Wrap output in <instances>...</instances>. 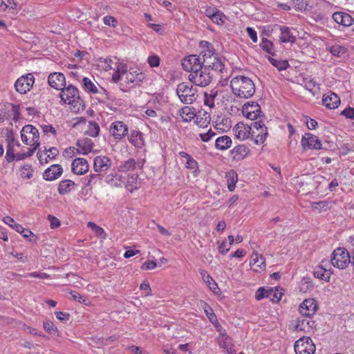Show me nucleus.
Masks as SVG:
<instances>
[{"label": "nucleus", "mask_w": 354, "mask_h": 354, "mask_svg": "<svg viewBox=\"0 0 354 354\" xmlns=\"http://www.w3.org/2000/svg\"><path fill=\"white\" fill-rule=\"evenodd\" d=\"M230 87L234 95L239 98H250L255 93V85L253 81L243 75L233 77L230 81Z\"/></svg>", "instance_id": "1"}, {"label": "nucleus", "mask_w": 354, "mask_h": 354, "mask_svg": "<svg viewBox=\"0 0 354 354\" xmlns=\"http://www.w3.org/2000/svg\"><path fill=\"white\" fill-rule=\"evenodd\" d=\"M200 55L203 67L207 68L208 71L211 68L216 72H223L224 65L221 59L212 50L209 48L204 50Z\"/></svg>", "instance_id": "2"}, {"label": "nucleus", "mask_w": 354, "mask_h": 354, "mask_svg": "<svg viewBox=\"0 0 354 354\" xmlns=\"http://www.w3.org/2000/svg\"><path fill=\"white\" fill-rule=\"evenodd\" d=\"M176 93L180 101L186 104H191L198 97V89L191 83L182 82L177 86Z\"/></svg>", "instance_id": "3"}, {"label": "nucleus", "mask_w": 354, "mask_h": 354, "mask_svg": "<svg viewBox=\"0 0 354 354\" xmlns=\"http://www.w3.org/2000/svg\"><path fill=\"white\" fill-rule=\"evenodd\" d=\"M213 75L207 68L201 67L196 71L189 73V80L196 86L205 87L210 84Z\"/></svg>", "instance_id": "4"}, {"label": "nucleus", "mask_w": 354, "mask_h": 354, "mask_svg": "<svg viewBox=\"0 0 354 354\" xmlns=\"http://www.w3.org/2000/svg\"><path fill=\"white\" fill-rule=\"evenodd\" d=\"M22 142L30 147L39 146V134L37 128L30 124L25 125L21 131Z\"/></svg>", "instance_id": "5"}, {"label": "nucleus", "mask_w": 354, "mask_h": 354, "mask_svg": "<svg viewBox=\"0 0 354 354\" xmlns=\"http://www.w3.org/2000/svg\"><path fill=\"white\" fill-rule=\"evenodd\" d=\"M330 262L334 267L344 269L350 263V254L345 248H338L333 251Z\"/></svg>", "instance_id": "6"}, {"label": "nucleus", "mask_w": 354, "mask_h": 354, "mask_svg": "<svg viewBox=\"0 0 354 354\" xmlns=\"http://www.w3.org/2000/svg\"><path fill=\"white\" fill-rule=\"evenodd\" d=\"M61 90L60 97L65 104H71L74 107L81 104L79 91L76 87L69 85Z\"/></svg>", "instance_id": "7"}, {"label": "nucleus", "mask_w": 354, "mask_h": 354, "mask_svg": "<svg viewBox=\"0 0 354 354\" xmlns=\"http://www.w3.org/2000/svg\"><path fill=\"white\" fill-rule=\"evenodd\" d=\"M296 354H313L315 345L308 337H302L297 340L294 345Z\"/></svg>", "instance_id": "8"}, {"label": "nucleus", "mask_w": 354, "mask_h": 354, "mask_svg": "<svg viewBox=\"0 0 354 354\" xmlns=\"http://www.w3.org/2000/svg\"><path fill=\"white\" fill-rule=\"evenodd\" d=\"M35 82V78L31 73L23 75L17 79L15 84V89L21 94H25L30 90Z\"/></svg>", "instance_id": "9"}, {"label": "nucleus", "mask_w": 354, "mask_h": 354, "mask_svg": "<svg viewBox=\"0 0 354 354\" xmlns=\"http://www.w3.org/2000/svg\"><path fill=\"white\" fill-rule=\"evenodd\" d=\"M181 64L183 68L189 73H192V71H196L203 66L201 55H190L185 57L182 60Z\"/></svg>", "instance_id": "10"}, {"label": "nucleus", "mask_w": 354, "mask_h": 354, "mask_svg": "<svg viewBox=\"0 0 354 354\" xmlns=\"http://www.w3.org/2000/svg\"><path fill=\"white\" fill-rule=\"evenodd\" d=\"M144 75L139 70L131 68L124 75L122 80L126 86L131 88L142 82Z\"/></svg>", "instance_id": "11"}, {"label": "nucleus", "mask_w": 354, "mask_h": 354, "mask_svg": "<svg viewBox=\"0 0 354 354\" xmlns=\"http://www.w3.org/2000/svg\"><path fill=\"white\" fill-rule=\"evenodd\" d=\"M318 308L315 299L309 298L305 299L299 306V313L301 315L310 318L313 316Z\"/></svg>", "instance_id": "12"}, {"label": "nucleus", "mask_w": 354, "mask_h": 354, "mask_svg": "<svg viewBox=\"0 0 354 354\" xmlns=\"http://www.w3.org/2000/svg\"><path fill=\"white\" fill-rule=\"evenodd\" d=\"M252 135L256 137V143L263 144L268 136V130L264 122L262 121L254 122L252 124Z\"/></svg>", "instance_id": "13"}, {"label": "nucleus", "mask_w": 354, "mask_h": 354, "mask_svg": "<svg viewBox=\"0 0 354 354\" xmlns=\"http://www.w3.org/2000/svg\"><path fill=\"white\" fill-rule=\"evenodd\" d=\"M261 112V107L256 102H247L242 107L243 115L251 120H256Z\"/></svg>", "instance_id": "14"}, {"label": "nucleus", "mask_w": 354, "mask_h": 354, "mask_svg": "<svg viewBox=\"0 0 354 354\" xmlns=\"http://www.w3.org/2000/svg\"><path fill=\"white\" fill-rule=\"evenodd\" d=\"M109 131L115 139L121 140L127 136L128 127L121 121H115L111 124Z\"/></svg>", "instance_id": "15"}, {"label": "nucleus", "mask_w": 354, "mask_h": 354, "mask_svg": "<svg viewBox=\"0 0 354 354\" xmlns=\"http://www.w3.org/2000/svg\"><path fill=\"white\" fill-rule=\"evenodd\" d=\"M301 144L304 149H320L322 142L316 136L310 133H306L301 138Z\"/></svg>", "instance_id": "16"}, {"label": "nucleus", "mask_w": 354, "mask_h": 354, "mask_svg": "<svg viewBox=\"0 0 354 354\" xmlns=\"http://www.w3.org/2000/svg\"><path fill=\"white\" fill-rule=\"evenodd\" d=\"M111 165V159L105 156H97L93 160V169L98 173L107 171Z\"/></svg>", "instance_id": "17"}, {"label": "nucleus", "mask_w": 354, "mask_h": 354, "mask_svg": "<svg viewBox=\"0 0 354 354\" xmlns=\"http://www.w3.org/2000/svg\"><path fill=\"white\" fill-rule=\"evenodd\" d=\"M89 169V165L87 160L82 158L74 159L71 164V171L76 175H84Z\"/></svg>", "instance_id": "18"}, {"label": "nucleus", "mask_w": 354, "mask_h": 354, "mask_svg": "<svg viewBox=\"0 0 354 354\" xmlns=\"http://www.w3.org/2000/svg\"><path fill=\"white\" fill-rule=\"evenodd\" d=\"M252 127L243 122L237 123L233 131L236 138L241 140H245L251 135Z\"/></svg>", "instance_id": "19"}, {"label": "nucleus", "mask_w": 354, "mask_h": 354, "mask_svg": "<svg viewBox=\"0 0 354 354\" xmlns=\"http://www.w3.org/2000/svg\"><path fill=\"white\" fill-rule=\"evenodd\" d=\"M49 85L57 90H61L65 86V77L62 73H53L48 78Z\"/></svg>", "instance_id": "20"}, {"label": "nucleus", "mask_w": 354, "mask_h": 354, "mask_svg": "<svg viewBox=\"0 0 354 354\" xmlns=\"http://www.w3.org/2000/svg\"><path fill=\"white\" fill-rule=\"evenodd\" d=\"M315 327V323L310 318L306 317L298 319L297 324L295 326V330L304 331L306 333H311Z\"/></svg>", "instance_id": "21"}, {"label": "nucleus", "mask_w": 354, "mask_h": 354, "mask_svg": "<svg viewBox=\"0 0 354 354\" xmlns=\"http://www.w3.org/2000/svg\"><path fill=\"white\" fill-rule=\"evenodd\" d=\"M144 160H138L136 161L133 158L122 162L118 167V171L121 172H127L133 171L136 168L142 169L144 165Z\"/></svg>", "instance_id": "22"}, {"label": "nucleus", "mask_w": 354, "mask_h": 354, "mask_svg": "<svg viewBox=\"0 0 354 354\" xmlns=\"http://www.w3.org/2000/svg\"><path fill=\"white\" fill-rule=\"evenodd\" d=\"M62 172L63 169L61 165H53L44 171L43 177L46 180L52 181L58 178Z\"/></svg>", "instance_id": "23"}, {"label": "nucleus", "mask_w": 354, "mask_h": 354, "mask_svg": "<svg viewBox=\"0 0 354 354\" xmlns=\"http://www.w3.org/2000/svg\"><path fill=\"white\" fill-rule=\"evenodd\" d=\"M221 93H218V90L212 89L209 92H205L204 94V104L205 105L212 109L215 106L216 104H219L220 99L219 96Z\"/></svg>", "instance_id": "24"}, {"label": "nucleus", "mask_w": 354, "mask_h": 354, "mask_svg": "<svg viewBox=\"0 0 354 354\" xmlns=\"http://www.w3.org/2000/svg\"><path fill=\"white\" fill-rule=\"evenodd\" d=\"M77 150L79 154L87 155L93 148V142L87 138L80 139L77 142Z\"/></svg>", "instance_id": "25"}, {"label": "nucleus", "mask_w": 354, "mask_h": 354, "mask_svg": "<svg viewBox=\"0 0 354 354\" xmlns=\"http://www.w3.org/2000/svg\"><path fill=\"white\" fill-rule=\"evenodd\" d=\"M322 104L326 108L334 109L339 105L340 99L335 93H329L323 96Z\"/></svg>", "instance_id": "26"}, {"label": "nucleus", "mask_w": 354, "mask_h": 354, "mask_svg": "<svg viewBox=\"0 0 354 354\" xmlns=\"http://www.w3.org/2000/svg\"><path fill=\"white\" fill-rule=\"evenodd\" d=\"M333 20L344 26L348 27L351 26L354 23V19L352 17L342 12H336L333 15Z\"/></svg>", "instance_id": "27"}, {"label": "nucleus", "mask_w": 354, "mask_h": 354, "mask_svg": "<svg viewBox=\"0 0 354 354\" xmlns=\"http://www.w3.org/2000/svg\"><path fill=\"white\" fill-rule=\"evenodd\" d=\"M280 30L279 39L283 43H294L296 40V37L292 32V28L286 26H279Z\"/></svg>", "instance_id": "28"}, {"label": "nucleus", "mask_w": 354, "mask_h": 354, "mask_svg": "<svg viewBox=\"0 0 354 354\" xmlns=\"http://www.w3.org/2000/svg\"><path fill=\"white\" fill-rule=\"evenodd\" d=\"M250 265L255 266L254 270L256 272L263 270L266 268L265 258L257 252H254L251 256Z\"/></svg>", "instance_id": "29"}, {"label": "nucleus", "mask_w": 354, "mask_h": 354, "mask_svg": "<svg viewBox=\"0 0 354 354\" xmlns=\"http://www.w3.org/2000/svg\"><path fill=\"white\" fill-rule=\"evenodd\" d=\"M128 139L131 144L136 148L141 149L145 145L143 135L140 131H131L128 136Z\"/></svg>", "instance_id": "30"}, {"label": "nucleus", "mask_w": 354, "mask_h": 354, "mask_svg": "<svg viewBox=\"0 0 354 354\" xmlns=\"http://www.w3.org/2000/svg\"><path fill=\"white\" fill-rule=\"evenodd\" d=\"M250 149L244 145L235 147L232 151V158L236 160L244 159L249 153Z\"/></svg>", "instance_id": "31"}, {"label": "nucleus", "mask_w": 354, "mask_h": 354, "mask_svg": "<svg viewBox=\"0 0 354 354\" xmlns=\"http://www.w3.org/2000/svg\"><path fill=\"white\" fill-rule=\"evenodd\" d=\"M115 72L112 75V79L115 82H118L120 80H122L125 74L128 72L127 65L119 63L118 60L115 62Z\"/></svg>", "instance_id": "32"}, {"label": "nucleus", "mask_w": 354, "mask_h": 354, "mask_svg": "<svg viewBox=\"0 0 354 354\" xmlns=\"http://www.w3.org/2000/svg\"><path fill=\"white\" fill-rule=\"evenodd\" d=\"M218 343L219 346L224 348L228 353H232L234 344L231 337L222 333L218 337Z\"/></svg>", "instance_id": "33"}, {"label": "nucleus", "mask_w": 354, "mask_h": 354, "mask_svg": "<svg viewBox=\"0 0 354 354\" xmlns=\"http://www.w3.org/2000/svg\"><path fill=\"white\" fill-rule=\"evenodd\" d=\"M141 185V180L137 174L129 175L124 184L126 189L132 192L138 189Z\"/></svg>", "instance_id": "34"}, {"label": "nucleus", "mask_w": 354, "mask_h": 354, "mask_svg": "<svg viewBox=\"0 0 354 354\" xmlns=\"http://www.w3.org/2000/svg\"><path fill=\"white\" fill-rule=\"evenodd\" d=\"M178 115L184 122H190L196 116L194 109L191 106H185L178 111Z\"/></svg>", "instance_id": "35"}, {"label": "nucleus", "mask_w": 354, "mask_h": 354, "mask_svg": "<svg viewBox=\"0 0 354 354\" xmlns=\"http://www.w3.org/2000/svg\"><path fill=\"white\" fill-rule=\"evenodd\" d=\"M20 147V144L19 142H15L13 138H8V146L6 151V158L8 162L13 160L15 158L16 159L17 148Z\"/></svg>", "instance_id": "36"}, {"label": "nucleus", "mask_w": 354, "mask_h": 354, "mask_svg": "<svg viewBox=\"0 0 354 354\" xmlns=\"http://www.w3.org/2000/svg\"><path fill=\"white\" fill-rule=\"evenodd\" d=\"M179 156L182 161L185 162L186 168L193 170L198 169V162L189 154L185 151H180Z\"/></svg>", "instance_id": "37"}, {"label": "nucleus", "mask_w": 354, "mask_h": 354, "mask_svg": "<svg viewBox=\"0 0 354 354\" xmlns=\"http://www.w3.org/2000/svg\"><path fill=\"white\" fill-rule=\"evenodd\" d=\"M232 145V140L228 136H222L216 139L215 147L217 149L224 151L229 149Z\"/></svg>", "instance_id": "38"}, {"label": "nucleus", "mask_w": 354, "mask_h": 354, "mask_svg": "<svg viewBox=\"0 0 354 354\" xmlns=\"http://www.w3.org/2000/svg\"><path fill=\"white\" fill-rule=\"evenodd\" d=\"M195 118V122L201 127H207L211 120L210 115L207 111H199Z\"/></svg>", "instance_id": "39"}, {"label": "nucleus", "mask_w": 354, "mask_h": 354, "mask_svg": "<svg viewBox=\"0 0 354 354\" xmlns=\"http://www.w3.org/2000/svg\"><path fill=\"white\" fill-rule=\"evenodd\" d=\"M199 272L203 281L208 286L211 290H212L214 292H216V290L218 289L217 283L209 276L207 272L205 270H200Z\"/></svg>", "instance_id": "40"}, {"label": "nucleus", "mask_w": 354, "mask_h": 354, "mask_svg": "<svg viewBox=\"0 0 354 354\" xmlns=\"http://www.w3.org/2000/svg\"><path fill=\"white\" fill-rule=\"evenodd\" d=\"M75 187V183L71 180H64L59 182L58 192L61 195L66 194L71 192Z\"/></svg>", "instance_id": "41"}, {"label": "nucleus", "mask_w": 354, "mask_h": 354, "mask_svg": "<svg viewBox=\"0 0 354 354\" xmlns=\"http://www.w3.org/2000/svg\"><path fill=\"white\" fill-rule=\"evenodd\" d=\"M268 293V299L274 303L279 302L283 295V290L279 287L270 288Z\"/></svg>", "instance_id": "42"}, {"label": "nucleus", "mask_w": 354, "mask_h": 354, "mask_svg": "<svg viewBox=\"0 0 354 354\" xmlns=\"http://www.w3.org/2000/svg\"><path fill=\"white\" fill-rule=\"evenodd\" d=\"M225 178L227 182V187L230 192L234 190L238 180L237 174L234 170H230L225 174Z\"/></svg>", "instance_id": "43"}, {"label": "nucleus", "mask_w": 354, "mask_h": 354, "mask_svg": "<svg viewBox=\"0 0 354 354\" xmlns=\"http://www.w3.org/2000/svg\"><path fill=\"white\" fill-rule=\"evenodd\" d=\"M100 128L97 123L94 121H89L87 124V129L85 134L91 137H97L99 135Z\"/></svg>", "instance_id": "44"}, {"label": "nucleus", "mask_w": 354, "mask_h": 354, "mask_svg": "<svg viewBox=\"0 0 354 354\" xmlns=\"http://www.w3.org/2000/svg\"><path fill=\"white\" fill-rule=\"evenodd\" d=\"M314 276L318 279L328 281L330 277V272L323 265L319 266L315 271Z\"/></svg>", "instance_id": "45"}, {"label": "nucleus", "mask_w": 354, "mask_h": 354, "mask_svg": "<svg viewBox=\"0 0 354 354\" xmlns=\"http://www.w3.org/2000/svg\"><path fill=\"white\" fill-rule=\"evenodd\" d=\"M83 88L92 93H97L98 87L88 77H83L82 80Z\"/></svg>", "instance_id": "46"}, {"label": "nucleus", "mask_w": 354, "mask_h": 354, "mask_svg": "<svg viewBox=\"0 0 354 354\" xmlns=\"http://www.w3.org/2000/svg\"><path fill=\"white\" fill-rule=\"evenodd\" d=\"M304 83L305 88L313 93L319 90V84L310 77L305 78Z\"/></svg>", "instance_id": "47"}, {"label": "nucleus", "mask_w": 354, "mask_h": 354, "mask_svg": "<svg viewBox=\"0 0 354 354\" xmlns=\"http://www.w3.org/2000/svg\"><path fill=\"white\" fill-rule=\"evenodd\" d=\"M96 94L99 95V98L101 101L111 100L114 101L115 97L113 95L109 93L102 87H99L97 88V93Z\"/></svg>", "instance_id": "48"}, {"label": "nucleus", "mask_w": 354, "mask_h": 354, "mask_svg": "<svg viewBox=\"0 0 354 354\" xmlns=\"http://www.w3.org/2000/svg\"><path fill=\"white\" fill-rule=\"evenodd\" d=\"M124 178H125L122 176V175L115 174V176H113L111 178L108 180V182L112 186L121 187L122 185L125 184V182L124 181Z\"/></svg>", "instance_id": "49"}, {"label": "nucleus", "mask_w": 354, "mask_h": 354, "mask_svg": "<svg viewBox=\"0 0 354 354\" xmlns=\"http://www.w3.org/2000/svg\"><path fill=\"white\" fill-rule=\"evenodd\" d=\"M38 147L39 146H37V145H33L32 147L28 148L26 152H17L16 153V160H21L27 157L31 156Z\"/></svg>", "instance_id": "50"}, {"label": "nucleus", "mask_w": 354, "mask_h": 354, "mask_svg": "<svg viewBox=\"0 0 354 354\" xmlns=\"http://www.w3.org/2000/svg\"><path fill=\"white\" fill-rule=\"evenodd\" d=\"M33 170L30 165H24L20 169V176L22 178L30 179L32 176Z\"/></svg>", "instance_id": "51"}, {"label": "nucleus", "mask_w": 354, "mask_h": 354, "mask_svg": "<svg viewBox=\"0 0 354 354\" xmlns=\"http://www.w3.org/2000/svg\"><path fill=\"white\" fill-rule=\"evenodd\" d=\"M23 237L29 238V241L32 243H36L37 237L30 230L21 227V230L18 232Z\"/></svg>", "instance_id": "52"}, {"label": "nucleus", "mask_w": 354, "mask_h": 354, "mask_svg": "<svg viewBox=\"0 0 354 354\" xmlns=\"http://www.w3.org/2000/svg\"><path fill=\"white\" fill-rule=\"evenodd\" d=\"M268 59L270 62L274 66L277 67L279 71L286 69L288 66V63L287 61L277 60L272 57H269Z\"/></svg>", "instance_id": "53"}, {"label": "nucleus", "mask_w": 354, "mask_h": 354, "mask_svg": "<svg viewBox=\"0 0 354 354\" xmlns=\"http://www.w3.org/2000/svg\"><path fill=\"white\" fill-rule=\"evenodd\" d=\"M260 46H261V48L263 50H265L268 53H269L270 55H273L274 54L273 52H272L273 44H272V43L270 41H269L266 38H263L262 39L261 42L260 44Z\"/></svg>", "instance_id": "54"}, {"label": "nucleus", "mask_w": 354, "mask_h": 354, "mask_svg": "<svg viewBox=\"0 0 354 354\" xmlns=\"http://www.w3.org/2000/svg\"><path fill=\"white\" fill-rule=\"evenodd\" d=\"M3 221L6 224L8 225L12 228H13L17 232L20 231L21 227H22V226L20 224L15 223L14 219L12 217H10V216H5L3 218Z\"/></svg>", "instance_id": "55"}, {"label": "nucleus", "mask_w": 354, "mask_h": 354, "mask_svg": "<svg viewBox=\"0 0 354 354\" xmlns=\"http://www.w3.org/2000/svg\"><path fill=\"white\" fill-rule=\"evenodd\" d=\"M269 289L270 288H259L256 293H255V298L257 300H261L263 298H268V293H269Z\"/></svg>", "instance_id": "56"}, {"label": "nucleus", "mask_w": 354, "mask_h": 354, "mask_svg": "<svg viewBox=\"0 0 354 354\" xmlns=\"http://www.w3.org/2000/svg\"><path fill=\"white\" fill-rule=\"evenodd\" d=\"M44 329L51 335H55L57 333V328L50 321H46L43 323Z\"/></svg>", "instance_id": "57"}, {"label": "nucleus", "mask_w": 354, "mask_h": 354, "mask_svg": "<svg viewBox=\"0 0 354 354\" xmlns=\"http://www.w3.org/2000/svg\"><path fill=\"white\" fill-rule=\"evenodd\" d=\"M211 20L218 25H223L225 23V17L223 13L218 10L217 13L211 19Z\"/></svg>", "instance_id": "58"}, {"label": "nucleus", "mask_w": 354, "mask_h": 354, "mask_svg": "<svg viewBox=\"0 0 354 354\" xmlns=\"http://www.w3.org/2000/svg\"><path fill=\"white\" fill-rule=\"evenodd\" d=\"M204 310H205V313H206L207 317H208V319H209V321L212 323H214V322H217L216 316L214 313L212 308L209 306H207L206 304H205Z\"/></svg>", "instance_id": "59"}, {"label": "nucleus", "mask_w": 354, "mask_h": 354, "mask_svg": "<svg viewBox=\"0 0 354 354\" xmlns=\"http://www.w3.org/2000/svg\"><path fill=\"white\" fill-rule=\"evenodd\" d=\"M215 135L216 133L214 131L209 129L206 133H199V137L203 142H207L209 141Z\"/></svg>", "instance_id": "60"}, {"label": "nucleus", "mask_w": 354, "mask_h": 354, "mask_svg": "<svg viewBox=\"0 0 354 354\" xmlns=\"http://www.w3.org/2000/svg\"><path fill=\"white\" fill-rule=\"evenodd\" d=\"M76 154H79L77 153V147H70L66 149L63 153V155L65 158H71L75 156Z\"/></svg>", "instance_id": "61"}, {"label": "nucleus", "mask_w": 354, "mask_h": 354, "mask_svg": "<svg viewBox=\"0 0 354 354\" xmlns=\"http://www.w3.org/2000/svg\"><path fill=\"white\" fill-rule=\"evenodd\" d=\"M103 22L105 25L113 28L116 27L118 24L116 19L112 16H105L103 18Z\"/></svg>", "instance_id": "62"}, {"label": "nucleus", "mask_w": 354, "mask_h": 354, "mask_svg": "<svg viewBox=\"0 0 354 354\" xmlns=\"http://www.w3.org/2000/svg\"><path fill=\"white\" fill-rule=\"evenodd\" d=\"M147 62L151 67H157L160 64V58L157 55H151L148 57Z\"/></svg>", "instance_id": "63"}, {"label": "nucleus", "mask_w": 354, "mask_h": 354, "mask_svg": "<svg viewBox=\"0 0 354 354\" xmlns=\"http://www.w3.org/2000/svg\"><path fill=\"white\" fill-rule=\"evenodd\" d=\"M230 247L227 241L224 240L218 246V251L221 254H225L230 250Z\"/></svg>", "instance_id": "64"}]
</instances>
